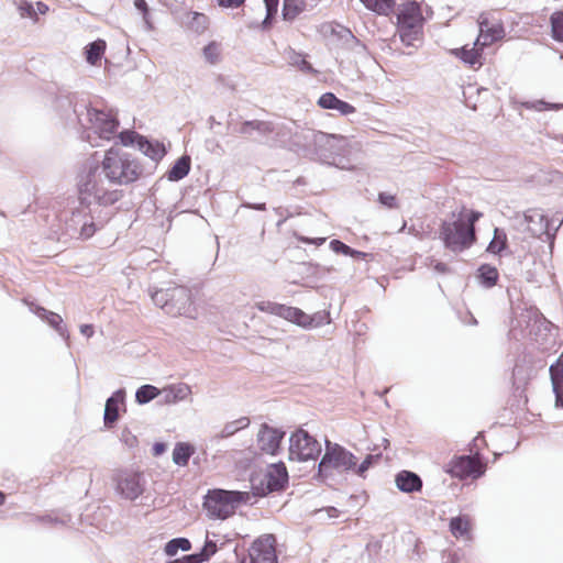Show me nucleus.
<instances>
[{"label":"nucleus","instance_id":"nucleus-28","mask_svg":"<svg viewBox=\"0 0 563 563\" xmlns=\"http://www.w3.org/2000/svg\"><path fill=\"white\" fill-rule=\"evenodd\" d=\"M191 167V159L188 155L180 156L167 172V179L169 181H179L185 178Z\"/></svg>","mask_w":563,"mask_h":563},{"label":"nucleus","instance_id":"nucleus-62","mask_svg":"<svg viewBox=\"0 0 563 563\" xmlns=\"http://www.w3.org/2000/svg\"><path fill=\"white\" fill-rule=\"evenodd\" d=\"M121 441L128 448H135L139 443L136 435H134L128 428H124L121 432Z\"/></svg>","mask_w":563,"mask_h":563},{"label":"nucleus","instance_id":"nucleus-33","mask_svg":"<svg viewBox=\"0 0 563 563\" xmlns=\"http://www.w3.org/2000/svg\"><path fill=\"white\" fill-rule=\"evenodd\" d=\"M250 419L247 417H241L236 420L230 421L224 424L220 433H218L213 439H227L235 434L238 431L249 427Z\"/></svg>","mask_w":563,"mask_h":563},{"label":"nucleus","instance_id":"nucleus-30","mask_svg":"<svg viewBox=\"0 0 563 563\" xmlns=\"http://www.w3.org/2000/svg\"><path fill=\"white\" fill-rule=\"evenodd\" d=\"M286 59L288 64L292 67H296L298 70L305 74H314L316 69L305 58V55L296 52L292 48H288L285 52Z\"/></svg>","mask_w":563,"mask_h":563},{"label":"nucleus","instance_id":"nucleus-58","mask_svg":"<svg viewBox=\"0 0 563 563\" xmlns=\"http://www.w3.org/2000/svg\"><path fill=\"white\" fill-rule=\"evenodd\" d=\"M426 265L432 266L438 274L444 275L451 273V268L445 263L435 261L432 256L426 258Z\"/></svg>","mask_w":563,"mask_h":563},{"label":"nucleus","instance_id":"nucleus-1","mask_svg":"<svg viewBox=\"0 0 563 563\" xmlns=\"http://www.w3.org/2000/svg\"><path fill=\"white\" fill-rule=\"evenodd\" d=\"M143 174L137 158L118 147L106 151L102 161H86L76 177L77 194L82 203L113 206L123 192L111 186L130 185Z\"/></svg>","mask_w":563,"mask_h":563},{"label":"nucleus","instance_id":"nucleus-7","mask_svg":"<svg viewBox=\"0 0 563 563\" xmlns=\"http://www.w3.org/2000/svg\"><path fill=\"white\" fill-rule=\"evenodd\" d=\"M152 300L169 316L195 318L196 309L191 298V290L188 287L174 286L158 289L152 294Z\"/></svg>","mask_w":563,"mask_h":563},{"label":"nucleus","instance_id":"nucleus-20","mask_svg":"<svg viewBox=\"0 0 563 563\" xmlns=\"http://www.w3.org/2000/svg\"><path fill=\"white\" fill-rule=\"evenodd\" d=\"M395 483L397 488L406 494L421 492L423 486L421 477L417 473L407 470L396 474Z\"/></svg>","mask_w":563,"mask_h":563},{"label":"nucleus","instance_id":"nucleus-36","mask_svg":"<svg viewBox=\"0 0 563 563\" xmlns=\"http://www.w3.org/2000/svg\"><path fill=\"white\" fill-rule=\"evenodd\" d=\"M507 234L503 229L495 228L494 236L489 242L486 251L492 254L500 255L505 250H507Z\"/></svg>","mask_w":563,"mask_h":563},{"label":"nucleus","instance_id":"nucleus-17","mask_svg":"<svg viewBox=\"0 0 563 563\" xmlns=\"http://www.w3.org/2000/svg\"><path fill=\"white\" fill-rule=\"evenodd\" d=\"M423 16L420 4L416 1L407 2L397 14V26L405 30L422 29Z\"/></svg>","mask_w":563,"mask_h":563},{"label":"nucleus","instance_id":"nucleus-52","mask_svg":"<svg viewBox=\"0 0 563 563\" xmlns=\"http://www.w3.org/2000/svg\"><path fill=\"white\" fill-rule=\"evenodd\" d=\"M330 323V313L328 311H319L313 314H308V322L306 328H316Z\"/></svg>","mask_w":563,"mask_h":563},{"label":"nucleus","instance_id":"nucleus-47","mask_svg":"<svg viewBox=\"0 0 563 563\" xmlns=\"http://www.w3.org/2000/svg\"><path fill=\"white\" fill-rule=\"evenodd\" d=\"M266 8V15L262 22V29L267 30L273 25V21L278 11L279 0H264Z\"/></svg>","mask_w":563,"mask_h":563},{"label":"nucleus","instance_id":"nucleus-12","mask_svg":"<svg viewBox=\"0 0 563 563\" xmlns=\"http://www.w3.org/2000/svg\"><path fill=\"white\" fill-rule=\"evenodd\" d=\"M444 471L452 477L460 479L467 477L476 479L485 474L486 465L482 460V455L476 452L470 455L455 456L444 466Z\"/></svg>","mask_w":563,"mask_h":563},{"label":"nucleus","instance_id":"nucleus-31","mask_svg":"<svg viewBox=\"0 0 563 563\" xmlns=\"http://www.w3.org/2000/svg\"><path fill=\"white\" fill-rule=\"evenodd\" d=\"M194 452L191 444L178 442L173 450V462L178 466H186Z\"/></svg>","mask_w":563,"mask_h":563},{"label":"nucleus","instance_id":"nucleus-24","mask_svg":"<svg viewBox=\"0 0 563 563\" xmlns=\"http://www.w3.org/2000/svg\"><path fill=\"white\" fill-rule=\"evenodd\" d=\"M550 376L553 387V393L555 395V405L556 407L563 408V353L550 366Z\"/></svg>","mask_w":563,"mask_h":563},{"label":"nucleus","instance_id":"nucleus-26","mask_svg":"<svg viewBox=\"0 0 563 563\" xmlns=\"http://www.w3.org/2000/svg\"><path fill=\"white\" fill-rule=\"evenodd\" d=\"M506 35L505 27L501 22L494 23L486 33L478 34L475 46L482 48L492 45L493 43L504 38Z\"/></svg>","mask_w":563,"mask_h":563},{"label":"nucleus","instance_id":"nucleus-55","mask_svg":"<svg viewBox=\"0 0 563 563\" xmlns=\"http://www.w3.org/2000/svg\"><path fill=\"white\" fill-rule=\"evenodd\" d=\"M207 16L203 13L194 12L189 21V26L196 33H202L207 27Z\"/></svg>","mask_w":563,"mask_h":563},{"label":"nucleus","instance_id":"nucleus-54","mask_svg":"<svg viewBox=\"0 0 563 563\" xmlns=\"http://www.w3.org/2000/svg\"><path fill=\"white\" fill-rule=\"evenodd\" d=\"M205 59L211 64L214 65L219 60L220 49L219 45L216 42H210L208 45H206L202 49Z\"/></svg>","mask_w":563,"mask_h":563},{"label":"nucleus","instance_id":"nucleus-40","mask_svg":"<svg viewBox=\"0 0 563 563\" xmlns=\"http://www.w3.org/2000/svg\"><path fill=\"white\" fill-rule=\"evenodd\" d=\"M191 549V542L189 539L178 537L169 540L165 547L164 552L168 556H175L179 550L189 551Z\"/></svg>","mask_w":563,"mask_h":563},{"label":"nucleus","instance_id":"nucleus-11","mask_svg":"<svg viewBox=\"0 0 563 563\" xmlns=\"http://www.w3.org/2000/svg\"><path fill=\"white\" fill-rule=\"evenodd\" d=\"M321 444L306 430L298 429L289 438V460L309 461L317 460L321 454Z\"/></svg>","mask_w":563,"mask_h":563},{"label":"nucleus","instance_id":"nucleus-45","mask_svg":"<svg viewBox=\"0 0 563 563\" xmlns=\"http://www.w3.org/2000/svg\"><path fill=\"white\" fill-rule=\"evenodd\" d=\"M470 522L465 517L457 516L450 520V531L455 538L464 537L468 533Z\"/></svg>","mask_w":563,"mask_h":563},{"label":"nucleus","instance_id":"nucleus-5","mask_svg":"<svg viewBox=\"0 0 563 563\" xmlns=\"http://www.w3.org/2000/svg\"><path fill=\"white\" fill-rule=\"evenodd\" d=\"M517 329L521 330L522 338L534 342L543 352L550 351L555 344L556 328L536 308L523 310L512 320L514 335Z\"/></svg>","mask_w":563,"mask_h":563},{"label":"nucleus","instance_id":"nucleus-46","mask_svg":"<svg viewBox=\"0 0 563 563\" xmlns=\"http://www.w3.org/2000/svg\"><path fill=\"white\" fill-rule=\"evenodd\" d=\"M266 8V15L262 22V29L267 30L273 25V21L278 11L279 0H264Z\"/></svg>","mask_w":563,"mask_h":563},{"label":"nucleus","instance_id":"nucleus-19","mask_svg":"<svg viewBox=\"0 0 563 563\" xmlns=\"http://www.w3.org/2000/svg\"><path fill=\"white\" fill-rule=\"evenodd\" d=\"M30 311L36 314L43 321H46L53 329L57 331V333L60 336H63L64 339L68 338L67 329L64 325V321L58 313L49 311L34 302L30 303Z\"/></svg>","mask_w":563,"mask_h":563},{"label":"nucleus","instance_id":"nucleus-39","mask_svg":"<svg viewBox=\"0 0 563 563\" xmlns=\"http://www.w3.org/2000/svg\"><path fill=\"white\" fill-rule=\"evenodd\" d=\"M159 396H161V389H158L157 387H155L153 385L145 384L136 389L135 401L139 405H145Z\"/></svg>","mask_w":563,"mask_h":563},{"label":"nucleus","instance_id":"nucleus-44","mask_svg":"<svg viewBox=\"0 0 563 563\" xmlns=\"http://www.w3.org/2000/svg\"><path fill=\"white\" fill-rule=\"evenodd\" d=\"M361 2L369 10L378 14H388L394 7V0H361Z\"/></svg>","mask_w":563,"mask_h":563},{"label":"nucleus","instance_id":"nucleus-57","mask_svg":"<svg viewBox=\"0 0 563 563\" xmlns=\"http://www.w3.org/2000/svg\"><path fill=\"white\" fill-rule=\"evenodd\" d=\"M378 202L388 209L398 208L396 196L385 191L378 194Z\"/></svg>","mask_w":563,"mask_h":563},{"label":"nucleus","instance_id":"nucleus-29","mask_svg":"<svg viewBox=\"0 0 563 563\" xmlns=\"http://www.w3.org/2000/svg\"><path fill=\"white\" fill-rule=\"evenodd\" d=\"M278 317L284 318L299 327H307L308 314L297 307L282 305Z\"/></svg>","mask_w":563,"mask_h":563},{"label":"nucleus","instance_id":"nucleus-59","mask_svg":"<svg viewBox=\"0 0 563 563\" xmlns=\"http://www.w3.org/2000/svg\"><path fill=\"white\" fill-rule=\"evenodd\" d=\"M330 249L336 254H343L346 256H350V253L353 252L351 246L335 239L330 242Z\"/></svg>","mask_w":563,"mask_h":563},{"label":"nucleus","instance_id":"nucleus-35","mask_svg":"<svg viewBox=\"0 0 563 563\" xmlns=\"http://www.w3.org/2000/svg\"><path fill=\"white\" fill-rule=\"evenodd\" d=\"M482 49L483 48L481 46L478 48L477 46L474 45V47H472V48H467L466 46L461 47V48H454L452 51V53L455 56H457L463 63L473 66L475 64L481 65L479 58H481Z\"/></svg>","mask_w":563,"mask_h":563},{"label":"nucleus","instance_id":"nucleus-21","mask_svg":"<svg viewBox=\"0 0 563 563\" xmlns=\"http://www.w3.org/2000/svg\"><path fill=\"white\" fill-rule=\"evenodd\" d=\"M125 400V390L120 388L115 390L106 401L103 422L110 428L119 419V407Z\"/></svg>","mask_w":563,"mask_h":563},{"label":"nucleus","instance_id":"nucleus-4","mask_svg":"<svg viewBox=\"0 0 563 563\" xmlns=\"http://www.w3.org/2000/svg\"><path fill=\"white\" fill-rule=\"evenodd\" d=\"M78 201L79 206L65 219V233L70 238L87 240L110 220L112 213L107 210L109 206L82 203L79 196Z\"/></svg>","mask_w":563,"mask_h":563},{"label":"nucleus","instance_id":"nucleus-8","mask_svg":"<svg viewBox=\"0 0 563 563\" xmlns=\"http://www.w3.org/2000/svg\"><path fill=\"white\" fill-rule=\"evenodd\" d=\"M250 500L247 492L225 490L221 488L209 489L203 500V509L211 519L224 520L235 512L241 504Z\"/></svg>","mask_w":563,"mask_h":563},{"label":"nucleus","instance_id":"nucleus-51","mask_svg":"<svg viewBox=\"0 0 563 563\" xmlns=\"http://www.w3.org/2000/svg\"><path fill=\"white\" fill-rule=\"evenodd\" d=\"M217 551H218L217 542L207 538L205 541V544L202 545L200 551L197 553L202 562H207L217 553Z\"/></svg>","mask_w":563,"mask_h":563},{"label":"nucleus","instance_id":"nucleus-64","mask_svg":"<svg viewBox=\"0 0 563 563\" xmlns=\"http://www.w3.org/2000/svg\"><path fill=\"white\" fill-rule=\"evenodd\" d=\"M218 4L222 8H239L245 0H217Z\"/></svg>","mask_w":563,"mask_h":563},{"label":"nucleus","instance_id":"nucleus-37","mask_svg":"<svg viewBox=\"0 0 563 563\" xmlns=\"http://www.w3.org/2000/svg\"><path fill=\"white\" fill-rule=\"evenodd\" d=\"M518 104L527 110H533L537 112L549 111V110L558 111V110L563 109V103L548 102L543 99L533 100V101H520V102H518Z\"/></svg>","mask_w":563,"mask_h":563},{"label":"nucleus","instance_id":"nucleus-50","mask_svg":"<svg viewBox=\"0 0 563 563\" xmlns=\"http://www.w3.org/2000/svg\"><path fill=\"white\" fill-rule=\"evenodd\" d=\"M143 135L139 134L133 130H123L119 133V139L122 145L124 146H135L139 147L140 137Z\"/></svg>","mask_w":563,"mask_h":563},{"label":"nucleus","instance_id":"nucleus-3","mask_svg":"<svg viewBox=\"0 0 563 563\" xmlns=\"http://www.w3.org/2000/svg\"><path fill=\"white\" fill-rule=\"evenodd\" d=\"M290 143L301 148L306 156L334 166L343 162L347 152V142L344 136L301 128L297 124Z\"/></svg>","mask_w":563,"mask_h":563},{"label":"nucleus","instance_id":"nucleus-42","mask_svg":"<svg viewBox=\"0 0 563 563\" xmlns=\"http://www.w3.org/2000/svg\"><path fill=\"white\" fill-rule=\"evenodd\" d=\"M551 36L556 42H563V11H554L550 16Z\"/></svg>","mask_w":563,"mask_h":563},{"label":"nucleus","instance_id":"nucleus-60","mask_svg":"<svg viewBox=\"0 0 563 563\" xmlns=\"http://www.w3.org/2000/svg\"><path fill=\"white\" fill-rule=\"evenodd\" d=\"M333 266H324L320 264H308V273L318 277H323L325 274L334 272Z\"/></svg>","mask_w":563,"mask_h":563},{"label":"nucleus","instance_id":"nucleus-63","mask_svg":"<svg viewBox=\"0 0 563 563\" xmlns=\"http://www.w3.org/2000/svg\"><path fill=\"white\" fill-rule=\"evenodd\" d=\"M493 24L494 23L489 22L488 15L486 13H482L478 19L479 34L486 33Z\"/></svg>","mask_w":563,"mask_h":563},{"label":"nucleus","instance_id":"nucleus-56","mask_svg":"<svg viewBox=\"0 0 563 563\" xmlns=\"http://www.w3.org/2000/svg\"><path fill=\"white\" fill-rule=\"evenodd\" d=\"M380 459V454H368L362 461L360 465L356 464L355 472L358 476L364 477V474L369 470V467Z\"/></svg>","mask_w":563,"mask_h":563},{"label":"nucleus","instance_id":"nucleus-34","mask_svg":"<svg viewBox=\"0 0 563 563\" xmlns=\"http://www.w3.org/2000/svg\"><path fill=\"white\" fill-rule=\"evenodd\" d=\"M341 37L345 40L347 47L351 48L356 55L361 57H366L368 55L366 45L356 38L349 29H341Z\"/></svg>","mask_w":563,"mask_h":563},{"label":"nucleus","instance_id":"nucleus-32","mask_svg":"<svg viewBox=\"0 0 563 563\" xmlns=\"http://www.w3.org/2000/svg\"><path fill=\"white\" fill-rule=\"evenodd\" d=\"M106 42L103 40H96L89 43L85 47L86 60L90 65H97V63L102 58L106 51Z\"/></svg>","mask_w":563,"mask_h":563},{"label":"nucleus","instance_id":"nucleus-27","mask_svg":"<svg viewBox=\"0 0 563 563\" xmlns=\"http://www.w3.org/2000/svg\"><path fill=\"white\" fill-rule=\"evenodd\" d=\"M476 278L482 287L492 288L497 284L499 273L495 266L490 264H482L477 268Z\"/></svg>","mask_w":563,"mask_h":563},{"label":"nucleus","instance_id":"nucleus-49","mask_svg":"<svg viewBox=\"0 0 563 563\" xmlns=\"http://www.w3.org/2000/svg\"><path fill=\"white\" fill-rule=\"evenodd\" d=\"M483 217V213L477 210H470L466 213L461 212L460 218L463 220V224L466 230H472L476 234L475 224Z\"/></svg>","mask_w":563,"mask_h":563},{"label":"nucleus","instance_id":"nucleus-22","mask_svg":"<svg viewBox=\"0 0 563 563\" xmlns=\"http://www.w3.org/2000/svg\"><path fill=\"white\" fill-rule=\"evenodd\" d=\"M318 106L327 110H336L342 115H349L356 111L355 107L351 103L339 99L332 92H325L320 96Z\"/></svg>","mask_w":563,"mask_h":563},{"label":"nucleus","instance_id":"nucleus-38","mask_svg":"<svg viewBox=\"0 0 563 563\" xmlns=\"http://www.w3.org/2000/svg\"><path fill=\"white\" fill-rule=\"evenodd\" d=\"M305 5L303 0H284L283 19L294 21L305 10Z\"/></svg>","mask_w":563,"mask_h":563},{"label":"nucleus","instance_id":"nucleus-48","mask_svg":"<svg viewBox=\"0 0 563 563\" xmlns=\"http://www.w3.org/2000/svg\"><path fill=\"white\" fill-rule=\"evenodd\" d=\"M252 493L257 497H265L266 495L274 493L273 488L267 485L265 476L256 477L251 479Z\"/></svg>","mask_w":563,"mask_h":563},{"label":"nucleus","instance_id":"nucleus-6","mask_svg":"<svg viewBox=\"0 0 563 563\" xmlns=\"http://www.w3.org/2000/svg\"><path fill=\"white\" fill-rule=\"evenodd\" d=\"M357 457L344 446L333 443L325 439V451L322 455L314 478L319 482H327L333 476V472L339 473L355 470Z\"/></svg>","mask_w":563,"mask_h":563},{"label":"nucleus","instance_id":"nucleus-16","mask_svg":"<svg viewBox=\"0 0 563 563\" xmlns=\"http://www.w3.org/2000/svg\"><path fill=\"white\" fill-rule=\"evenodd\" d=\"M285 434L286 432L282 429L263 423L257 433V446L266 454L277 455Z\"/></svg>","mask_w":563,"mask_h":563},{"label":"nucleus","instance_id":"nucleus-10","mask_svg":"<svg viewBox=\"0 0 563 563\" xmlns=\"http://www.w3.org/2000/svg\"><path fill=\"white\" fill-rule=\"evenodd\" d=\"M516 221L520 229L523 231H528L532 236L542 239L543 241H549L552 246L554 243L555 234L559 228L562 224V221L552 229L550 220L544 216L541 209L532 208L528 209L522 213V216H518Z\"/></svg>","mask_w":563,"mask_h":563},{"label":"nucleus","instance_id":"nucleus-15","mask_svg":"<svg viewBox=\"0 0 563 563\" xmlns=\"http://www.w3.org/2000/svg\"><path fill=\"white\" fill-rule=\"evenodd\" d=\"M276 538L274 534H264L253 541L249 550V563H277Z\"/></svg>","mask_w":563,"mask_h":563},{"label":"nucleus","instance_id":"nucleus-9","mask_svg":"<svg viewBox=\"0 0 563 563\" xmlns=\"http://www.w3.org/2000/svg\"><path fill=\"white\" fill-rule=\"evenodd\" d=\"M438 238L442 241L444 247L454 254L471 249L477 240L472 230L465 229L462 219L443 220L438 230Z\"/></svg>","mask_w":563,"mask_h":563},{"label":"nucleus","instance_id":"nucleus-53","mask_svg":"<svg viewBox=\"0 0 563 563\" xmlns=\"http://www.w3.org/2000/svg\"><path fill=\"white\" fill-rule=\"evenodd\" d=\"M421 30L422 29L405 30V27H398L400 40L406 46L415 45V41L418 40Z\"/></svg>","mask_w":563,"mask_h":563},{"label":"nucleus","instance_id":"nucleus-25","mask_svg":"<svg viewBox=\"0 0 563 563\" xmlns=\"http://www.w3.org/2000/svg\"><path fill=\"white\" fill-rule=\"evenodd\" d=\"M137 150L142 152L146 157L151 158L155 164H157L166 155V148L163 143L148 140L144 135L140 137Z\"/></svg>","mask_w":563,"mask_h":563},{"label":"nucleus","instance_id":"nucleus-18","mask_svg":"<svg viewBox=\"0 0 563 563\" xmlns=\"http://www.w3.org/2000/svg\"><path fill=\"white\" fill-rule=\"evenodd\" d=\"M264 476L267 485L271 486L274 492H282L288 485V471L284 462L271 464Z\"/></svg>","mask_w":563,"mask_h":563},{"label":"nucleus","instance_id":"nucleus-43","mask_svg":"<svg viewBox=\"0 0 563 563\" xmlns=\"http://www.w3.org/2000/svg\"><path fill=\"white\" fill-rule=\"evenodd\" d=\"M12 4L19 12L21 18H29L33 22H37V12L32 2L27 0H13Z\"/></svg>","mask_w":563,"mask_h":563},{"label":"nucleus","instance_id":"nucleus-23","mask_svg":"<svg viewBox=\"0 0 563 563\" xmlns=\"http://www.w3.org/2000/svg\"><path fill=\"white\" fill-rule=\"evenodd\" d=\"M190 393L191 389L187 384L179 383L176 385H169L161 389L158 402L162 405L176 404L178 401L186 399Z\"/></svg>","mask_w":563,"mask_h":563},{"label":"nucleus","instance_id":"nucleus-13","mask_svg":"<svg viewBox=\"0 0 563 563\" xmlns=\"http://www.w3.org/2000/svg\"><path fill=\"white\" fill-rule=\"evenodd\" d=\"M294 128H296L295 122H289L288 124H278L269 121L251 120L244 121L238 130V133L249 136H252L254 133H256L261 139L271 134H276L285 141L287 140L291 142Z\"/></svg>","mask_w":563,"mask_h":563},{"label":"nucleus","instance_id":"nucleus-41","mask_svg":"<svg viewBox=\"0 0 563 563\" xmlns=\"http://www.w3.org/2000/svg\"><path fill=\"white\" fill-rule=\"evenodd\" d=\"M71 517L67 514L59 512H51L43 516H36L35 521L40 523L51 525V526H66L70 522Z\"/></svg>","mask_w":563,"mask_h":563},{"label":"nucleus","instance_id":"nucleus-61","mask_svg":"<svg viewBox=\"0 0 563 563\" xmlns=\"http://www.w3.org/2000/svg\"><path fill=\"white\" fill-rule=\"evenodd\" d=\"M282 303L272 302V301H262L258 303V309L261 311H265L278 317L280 312Z\"/></svg>","mask_w":563,"mask_h":563},{"label":"nucleus","instance_id":"nucleus-2","mask_svg":"<svg viewBox=\"0 0 563 563\" xmlns=\"http://www.w3.org/2000/svg\"><path fill=\"white\" fill-rule=\"evenodd\" d=\"M55 104L68 124H78L82 129L81 137L92 146L99 145L93 143L92 133L101 140L109 141L119 128V121L114 115L91 107L89 100L78 92H60Z\"/></svg>","mask_w":563,"mask_h":563},{"label":"nucleus","instance_id":"nucleus-14","mask_svg":"<svg viewBox=\"0 0 563 563\" xmlns=\"http://www.w3.org/2000/svg\"><path fill=\"white\" fill-rule=\"evenodd\" d=\"M114 482L118 494L128 500H135L145 489V479L140 472L119 471L114 476Z\"/></svg>","mask_w":563,"mask_h":563}]
</instances>
